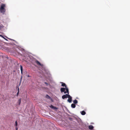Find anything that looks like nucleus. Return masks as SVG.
<instances>
[{
	"mask_svg": "<svg viewBox=\"0 0 130 130\" xmlns=\"http://www.w3.org/2000/svg\"><path fill=\"white\" fill-rule=\"evenodd\" d=\"M5 5L4 4H2L0 8V11L1 13H4L5 11V9L4 8Z\"/></svg>",
	"mask_w": 130,
	"mask_h": 130,
	"instance_id": "nucleus-2",
	"label": "nucleus"
},
{
	"mask_svg": "<svg viewBox=\"0 0 130 130\" xmlns=\"http://www.w3.org/2000/svg\"><path fill=\"white\" fill-rule=\"evenodd\" d=\"M45 97L46 98H47V99H50L51 98V97H50V96H49L48 95H46L45 96Z\"/></svg>",
	"mask_w": 130,
	"mask_h": 130,
	"instance_id": "nucleus-11",
	"label": "nucleus"
},
{
	"mask_svg": "<svg viewBox=\"0 0 130 130\" xmlns=\"http://www.w3.org/2000/svg\"><path fill=\"white\" fill-rule=\"evenodd\" d=\"M61 83L62 84L61 85L62 86L65 87V88H68L67 87V86L65 83H63V82H61Z\"/></svg>",
	"mask_w": 130,
	"mask_h": 130,
	"instance_id": "nucleus-5",
	"label": "nucleus"
},
{
	"mask_svg": "<svg viewBox=\"0 0 130 130\" xmlns=\"http://www.w3.org/2000/svg\"><path fill=\"white\" fill-rule=\"evenodd\" d=\"M86 112L84 111H83L81 112V114L82 115H84L86 114Z\"/></svg>",
	"mask_w": 130,
	"mask_h": 130,
	"instance_id": "nucleus-9",
	"label": "nucleus"
},
{
	"mask_svg": "<svg viewBox=\"0 0 130 130\" xmlns=\"http://www.w3.org/2000/svg\"><path fill=\"white\" fill-rule=\"evenodd\" d=\"M71 107L73 108H75L76 107V105L74 104H72L71 105Z\"/></svg>",
	"mask_w": 130,
	"mask_h": 130,
	"instance_id": "nucleus-7",
	"label": "nucleus"
},
{
	"mask_svg": "<svg viewBox=\"0 0 130 130\" xmlns=\"http://www.w3.org/2000/svg\"><path fill=\"white\" fill-rule=\"evenodd\" d=\"M20 69L21 71V73L22 74H23V67L21 65H20Z\"/></svg>",
	"mask_w": 130,
	"mask_h": 130,
	"instance_id": "nucleus-8",
	"label": "nucleus"
},
{
	"mask_svg": "<svg viewBox=\"0 0 130 130\" xmlns=\"http://www.w3.org/2000/svg\"><path fill=\"white\" fill-rule=\"evenodd\" d=\"M60 90L61 93L64 92L65 94L67 93V94H66L62 96V98L63 99H64L65 98H67L68 96H69V92L68 88H61Z\"/></svg>",
	"mask_w": 130,
	"mask_h": 130,
	"instance_id": "nucleus-1",
	"label": "nucleus"
},
{
	"mask_svg": "<svg viewBox=\"0 0 130 130\" xmlns=\"http://www.w3.org/2000/svg\"><path fill=\"white\" fill-rule=\"evenodd\" d=\"M2 28V27L0 25V30L1 29V28Z\"/></svg>",
	"mask_w": 130,
	"mask_h": 130,
	"instance_id": "nucleus-18",
	"label": "nucleus"
},
{
	"mask_svg": "<svg viewBox=\"0 0 130 130\" xmlns=\"http://www.w3.org/2000/svg\"><path fill=\"white\" fill-rule=\"evenodd\" d=\"M27 76L28 77H30V76L29 75H28Z\"/></svg>",
	"mask_w": 130,
	"mask_h": 130,
	"instance_id": "nucleus-19",
	"label": "nucleus"
},
{
	"mask_svg": "<svg viewBox=\"0 0 130 130\" xmlns=\"http://www.w3.org/2000/svg\"><path fill=\"white\" fill-rule=\"evenodd\" d=\"M73 102L74 104H76L77 103L78 101L76 100H74L73 101Z\"/></svg>",
	"mask_w": 130,
	"mask_h": 130,
	"instance_id": "nucleus-10",
	"label": "nucleus"
},
{
	"mask_svg": "<svg viewBox=\"0 0 130 130\" xmlns=\"http://www.w3.org/2000/svg\"><path fill=\"white\" fill-rule=\"evenodd\" d=\"M93 128V126L92 125H90L89 126V128L90 129H92Z\"/></svg>",
	"mask_w": 130,
	"mask_h": 130,
	"instance_id": "nucleus-6",
	"label": "nucleus"
},
{
	"mask_svg": "<svg viewBox=\"0 0 130 130\" xmlns=\"http://www.w3.org/2000/svg\"><path fill=\"white\" fill-rule=\"evenodd\" d=\"M35 62L38 65H39L40 66L42 67L43 65L42 64H41L37 60H36L35 61Z\"/></svg>",
	"mask_w": 130,
	"mask_h": 130,
	"instance_id": "nucleus-4",
	"label": "nucleus"
},
{
	"mask_svg": "<svg viewBox=\"0 0 130 130\" xmlns=\"http://www.w3.org/2000/svg\"><path fill=\"white\" fill-rule=\"evenodd\" d=\"M16 130H17V128H16Z\"/></svg>",
	"mask_w": 130,
	"mask_h": 130,
	"instance_id": "nucleus-20",
	"label": "nucleus"
},
{
	"mask_svg": "<svg viewBox=\"0 0 130 130\" xmlns=\"http://www.w3.org/2000/svg\"><path fill=\"white\" fill-rule=\"evenodd\" d=\"M68 99L67 101L69 103H71L72 101V97L70 95H69V96H68Z\"/></svg>",
	"mask_w": 130,
	"mask_h": 130,
	"instance_id": "nucleus-3",
	"label": "nucleus"
},
{
	"mask_svg": "<svg viewBox=\"0 0 130 130\" xmlns=\"http://www.w3.org/2000/svg\"><path fill=\"white\" fill-rule=\"evenodd\" d=\"M18 125V123L17 121H16L15 122V126H17Z\"/></svg>",
	"mask_w": 130,
	"mask_h": 130,
	"instance_id": "nucleus-14",
	"label": "nucleus"
},
{
	"mask_svg": "<svg viewBox=\"0 0 130 130\" xmlns=\"http://www.w3.org/2000/svg\"><path fill=\"white\" fill-rule=\"evenodd\" d=\"M54 106H53V105H51L50 106V108H52L53 109V108H54Z\"/></svg>",
	"mask_w": 130,
	"mask_h": 130,
	"instance_id": "nucleus-15",
	"label": "nucleus"
},
{
	"mask_svg": "<svg viewBox=\"0 0 130 130\" xmlns=\"http://www.w3.org/2000/svg\"><path fill=\"white\" fill-rule=\"evenodd\" d=\"M53 109H58V108L55 107L54 106V108Z\"/></svg>",
	"mask_w": 130,
	"mask_h": 130,
	"instance_id": "nucleus-16",
	"label": "nucleus"
},
{
	"mask_svg": "<svg viewBox=\"0 0 130 130\" xmlns=\"http://www.w3.org/2000/svg\"><path fill=\"white\" fill-rule=\"evenodd\" d=\"M19 94V88H18V92H17V96H18V95Z\"/></svg>",
	"mask_w": 130,
	"mask_h": 130,
	"instance_id": "nucleus-13",
	"label": "nucleus"
},
{
	"mask_svg": "<svg viewBox=\"0 0 130 130\" xmlns=\"http://www.w3.org/2000/svg\"><path fill=\"white\" fill-rule=\"evenodd\" d=\"M18 102H19V105H20V103H21V99H20L18 101Z\"/></svg>",
	"mask_w": 130,
	"mask_h": 130,
	"instance_id": "nucleus-12",
	"label": "nucleus"
},
{
	"mask_svg": "<svg viewBox=\"0 0 130 130\" xmlns=\"http://www.w3.org/2000/svg\"><path fill=\"white\" fill-rule=\"evenodd\" d=\"M44 83L47 85H48V83H47L46 82H45Z\"/></svg>",
	"mask_w": 130,
	"mask_h": 130,
	"instance_id": "nucleus-17",
	"label": "nucleus"
}]
</instances>
